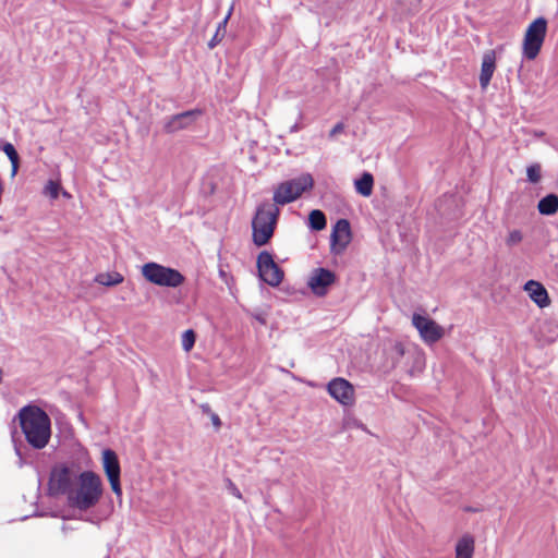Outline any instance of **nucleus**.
I'll return each mask as SVG.
<instances>
[{
	"mask_svg": "<svg viewBox=\"0 0 558 558\" xmlns=\"http://www.w3.org/2000/svg\"><path fill=\"white\" fill-rule=\"evenodd\" d=\"M104 494L101 477L93 471H83L66 496L68 505L80 511L96 507Z\"/></svg>",
	"mask_w": 558,
	"mask_h": 558,
	"instance_id": "obj_1",
	"label": "nucleus"
},
{
	"mask_svg": "<svg viewBox=\"0 0 558 558\" xmlns=\"http://www.w3.org/2000/svg\"><path fill=\"white\" fill-rule=\"evenodd\" d=\"M20 425L27 442L35 449H43L51 437L48 414L36 405H27L19 412Z\"/></svg>",
	"mask_w": 558,
	"mask_h": 558,
	"instance_id": "obj_2",
	"label": "nucleus"
},
{
	"mask_svg": "<svg viewBox=\"0 0 558 558\" xmlns=\"http://www.w3.org/2000/svg\"><path fill=\"white\" fill-rule=\"evenodd\" d=\"M279 214V206L275 203L266 201L257 206L252 220L254 244L263 246L269 242L274 235Z\"/></svg>",
	"mask_w": 558,
	"mask_h": 558,
	"instance_id": "obj_3",
	"label": "nucleus"
},
{
	"mask_svg": "<svg viewBox=\"0 0 558 558\" xmlns=\"http://www.w3.org/2000/svg\"><path fill=\"white\" fill-rule=\"evenodd\" d=\"M314 186V179L310 173L286 180L277 185L274 191L272 201L277 206H283L300 198L303 193L311 191Z\"/></svg>",
	"mask_w": 558,
	"mask_h": 558,
	"instance_id": "obj_4",
	"label": "nucleus"
},
{
	"mask_svg": "<svg viewBox=\"0 0 558 558\" xmlns=\"http://www.w3.org/2000/svg\"><path fill=\"white\" fill-rule=\"evenodd\" d=\"M141 274L146 281L167 288H178L184 282V276L177 269L149 262L142 266Z\"/></svg>",
	"mask_w": 558,
	"mask_h": 558,
	"instance_id": "obj_5",
	"label": "nucleus"
},
{
	"mask_svg": "<svg viewBox=\"0 0 558 558\" xmlns=\"http://www.w3.org/2000/svg\"><path fill=\"white\" fill-rule=\"evenodd\" d=\"M80 473L73 465L56 464L50 472L48 492L51 496L69 495Z\"/></svg>",
	"mask_w": 558,
	"mask_h": 558,
	"instance_id": "obj_6",
	"label": "nucleus"
},
{
	"mask_svg": "<svg viewBox=\"0 0 558 558\" xmlns=\"http://www.w3.org/2000/svg\"><path fill=\"white\" fill-rule=\"evenodd\" d=\"M546 34L547 21L545 17H537L529 24L522 41V53L525 59H536L544 45Z\"/></svg>",
	"mask_w": 558,
	"mask_h": 558,
	"instance_id": "obj_7",
	"label": "nucleus"
},
{
	"mask_svg": "<svg viewBox=\"0 0 558 558\" xmlns=\"http://www.w3.org/2000/svg\"><path fill=\"white\" fill-rule=\"evenodd\" d=\"M412 325L418 331L421 339L427 344H433L445 336V329L426 315L413 314Z\"/></svg>",
	"mask_w": 558,
	"mask_h": 558,
	"instance_id": "obj_8",
	"label": "nucleus"
},
{
	"mask_svg": "<svg viewBox=\"0 0 558 558\" xmlns=\"http://www.w3.org/2000/svg\"><path fill=\"white\" fill-rule=\"evenodd\" d=\"M102 468L108 478L110 487L118 500H122V487L120 482V463L114 451L106 449L102 451Z\"/></svg>",
	"mask_w": 558,
	"mask_h": 558,
	"instance_id": "obj_9",
	"label": "nucleus"
},
{
	"mask_svg": "<svg viewBox=\"0 0 558 558\" xmlns=\"http://www.w3.org/2000/svg\"><path fill=\"white\" fill-rule=\"evenodd\" d=\"M257 268L259 277L263 281L271 287H277L281 283L283 271L275 263L270 253L264 251L257 257Z\"/></svg>",
	"mask_w": 558,
	"mask_h": 558,
	"instance_id": "obj_10",
	"label": "nucleus"
},
{
	"mask_svg": "<svg viewBox=\"0 0 558 558\" xmlns=\"http://www.w3.org/2000/svg\"><path fill=\"white\" fill-rule=\"evenodd\" d=\"M328 393L342 405H352L354 403V388L344 378L337 377L327 385Z\"/></svg>",
	"mask_w": 558,
	"mask_h": 558,
	"instance_id": "obj_11",
	"label": "nucleus"
},
{
	"mask_svg": "<svg viewBox=\"0 0 558 558\" xmlns=\"http://www.w3.org/2000/svg\"><path fill=\"white\" fill-rule=\"evenodd\" d=\"M351 228L347 219H340L331 232V250L336 254L342 253L351 242Z\"/></svg>",
	"mask_w": 558,
	"mask_h": 558,
	"instance_id": "obj_12",
	"label": "nucleus"
},
{
	"mask_svg": "<svg viewBox=\"0 0 558 558\" xmlns=\"http://www.w3.org/2000/svg\"><path fill=\"white\" fill-rule=\"evenodd\" d=\"M335 274L325 268L315 269L310 279L308 287L315 295L323 296L327 293V289L335 282Z\"/></svg>",
	"mask_w": 558,
	"mask_h": 558,
	"instance_id": "obj_13",
	"label": "nucleus"
},
{
	"mask_svg": "<svg viewBox=\"0 0 558 558\" xmlns=\"http://www.w3.org/2000/svg\"><path fill=\"white\" fill-rule=\"evenodd\" d=\"M523 290L538 307L544 308L550 305L548 292L541 282L529 280L525 282Z\"/></svg>",
	"mask_w": 558,
	"mask_h": 558,
	"instance_id": "obj_14",
	"label": "nucleus"
},
{
	"mask_svg": "<svg viewBox=\"0 0 558 558\" xmlns=\"http://www.w3.org/2000/svg\"><path fill=\"white\" fill-rule=\"evenodd\" d=\"M199 116V111L191 110L172 116L165 124L167 133H175L180 130L189 128Z\"/></svg>",
	"mask_w": 558,
	"mask_h": 558,
	"instance_id": "obj_15",
	"label": "nucleus"
},
{
	"mask_svg": "<svg viewBox=\"0 0 558 558\" xmlns=\"http://www.w3.org/2000/svg\"><path fill=\"white\" fill-rule=\"evenodd\" d=\"M496 70V52L495 50H487L482 58L480 85L482 89H486Z\"/></svg>",
	"mask_w": 558,
	"mask_h": 558,
	"instance_id": "obj_16",
	"label": "nucleus"
},
{
	"mask_svg": "<svg viewBox=\"0 0 558 558\" xmlns=\"http://www.w3.org/2000/svg\"><path fill=\"white\" fill-rule=\"evenodd\" d=\"M475 548V538L471 534H463L454 547L456 558H472Z\"/></svg>",
	"mask_w": 558,
	"mask_h": 558,
	"instance_id": "obj_17",
	"label": "nucleus"
},
{
	"mask_svg": "<svg viewBox=\"0 0 558 558\" xmlns=\"http://www.w3.org/2000/svg\"><path fill=\"white\" fill-rule=\"evenodd\" d=\"M354 187L360 195L364 197L371 196L374 187V178L372 173L364 172L360 179L354 181Z\"/></svg>",
	"mask_w": 558,
	"mask_h": 558,
	"instance_id": "obj_18",
	"label": "nucleus"
},
{
	"mask_svg": "<svg viewBox=\"0 0 558 558\" xmlns=\"http://www.w3.org/2000/svg\"><path fill=\"white\" fill-rule=\"evenodd\" d=\"M537 209L539 214L550 216L558 210V196L556 194H548L543 197L538 204Z\"/></svg>",
	"mask_w": 558,
	"mask_h": 558,
	"instance_id": "obj_19",
	"label": "nucleus"
},
{
	"mask_svg": "<svg viewBox=\"0 0 558 558\" xmlns=\"http://www.w3.org/2000/svg\"><path fill=\"white\" fill-rule=\"evenodd\" d=\"M124 277L118 271L100 272L96 275L95 282L105 287H114L122 283Z\"/></svg>",
	"mask_w": 558,
	"mask_h": 558,
	"instance_id": "obj_20",
	"label": "nucleus"
},
{
	"mask_svg": "<svg viewBox=\"0 0 558 558\" xmlns=\"http://www.w3.org/2000/svg\"><path fill=\"white\" fill-rule=\"evenodd\" d=\"M310 227L313 230L320 231L326 227V217L319 209H314L308 215Z\"/></svg>",
	"mask_w": 558,
	"mask_h": 558,
	"instance_id": "obj_21",
	"label": "nucleus"
},
{
	"mask_svg": "<svg viewBox=\"0 0 558 558\" xmlns=\"http://www.w3.org/2000/svg\"><path fill=\"white\" fill-rule=\"evenodd\" d=\"M3 153L8 156L12 165L11 177H15L19 170V154L11 143H5L2 146Z\"/></svg>",
	"mask_w": 558,
	"mask_h": 558,
	"instance_id": "obj_22",
	"label": "nucleus"
},
{
	"mask_svg": "<svg viewBox=\"0 0 558 558\" xmlns=\"http://www.w3.org/2000/svg\"><path fill=\"white\" fill-rule=\"evenodd\" d=\"M231 12H232V7L230 8V10H229L227 16L223 19V21L221 23H219L216 34L214 35V37L211 38V40L208 44L209 48H214L219 41H221V39L225 35L226 26H227L230 15H231Z\"/></svg>",
	"mask_w": 558,
	"mask_h": 558,
	"instance_id": "obj_23",
	"label": "nucleus"
},
{
	"mask_svg": "<svg viewBox=\"0 0 558 558\" xmlns=\"http://www.w3.org/2000/svg\"><path fill=\"white\" fill-rule=\"evenodd\" d=\"M195 340H196L195 332L192 329L185 330L181 338L182 349L185 352H190L195 344Z\"/></svg>",
	"mask_w": 558,
	"mask_h": 558,
	"instance_id": "obj_24",
	"label": "nucleus"
},
{
	"mask_svg": "<svg viewBox=\"0 0 558 558\" xmlns=\"http://www.w3.org/2000/svg\"><path fill=\"white\" fill-rule=\"evenodd\" d=\"M523 241V233L518 229H512L508 232L505 243L508 247H513Z\"/></svg>",
	"mask_w": 558,
	"mask_h": 558,
	"instance_id": "obj_25",
	"label": "nucleus"
},
{
	"mask_svg": "<svg viewBox=\"0 0 558 558\" xmlns=\"http://www.w3.org/2000/svg\"><path fill=\"white\" fill-rule=\"evenodd\" d=\"M541 166L538 163H533L526 168L527 180L531 183H538L541 181Z\"/></svg>",
	"mask_w": 558,
	"mask_h": 558,
	"instance_id": "obj_26",
	"label": "nucleus"
},
{
	"mask_svg": "<svg viewBox=\"0 0 558 558\" xmlns=\"http://www.w3.org/2000/svg\"><path fill=\"white\" fill-rule=\"evenodd\" d=\"M60 191V184L52 180L48 181L44 189V193L50 196L52 199H56L59 196Z\"/></svg>",
	"mask_w": 558,
	"mask_h": 558,
	"instance_id": "obj_27",
	"label": "nucleus"
},
{
	"mask_svg": "<svg viewBox=\"0 0 558 558\" xmlns=\"http://www.w3.org/2000/svg\"><path fill=\"white\" fill-rule=\"evenodd\" d=\"M344 129L343 123H337L330 131L329 137H335L337 134L341 133Z\"/></svg>",
	"mask_w": 558,
	"mask_h": 558,
	"instance_id": "obj_28",
	"label": "nucleus"
},
{
	"mask_svg": "<svg viewBox=\"0 0 558 558\" xmlns=\"http://www.w3.org/2000/svg\"><path fill=\"white\" fill-rule=\"evenodd\" d=\"M210 421L216 429H219L221 427V421L220 417L216 413H210L209 415Z\"/></svg>",
	"mask_w": 558,
	"mask_h": 558,
	"instance_id": "obj_29",
	"label": "nucleus"
},
{
	"mask_svg": "<svg viewBox=\"0 0 558 558\" xmlns=\"http://www.w3.org/2000/svg\"><path fill=\"white\" fill-rule=\"evenodd\" d=\"M393 351L396 352L398 357L403 356V354H404V347H403V344L400 343V342L395 343L393 344Z\"/></svg>",
	"mask_w": 558,
	"mask_h": 558,
	"instance_id": "obj_30",
	"label": "nucleus"
},
{
	"mask_svg": "<svg viewBox=\"0 0 558 558\" xmlns=\"http://www.w3.org/2000/svg\"><path fill=\"white\" fill-rule=\"evenodd\" d=\"M254 318L262 325H266V318L264 317L263 314H254Z\"/></svg>",
	"mask_w": 558,
	"mask_h": 558,
	"instance_id": "obj_31",
	"label": "nucleus"
},
{
	"mask_svg": "<svg viewBox=\"0 0 558 558\" xmlns=\"http://www.w3.org/2000/svg\"><path fill=\"white\" fill-rule=\"evenodd\" d=\"M202 409H203V412L208 414V415H210V413H213L211 410H210V407L208 404L202 405Z\"/></svg>",
	"mask_w": 558,
	"mask_h": 558,
	"instance_id": "obj_32",
	"label": "nucleus"
},
{
	"mask_svg": "<svg viewBox=\"0 0 558 558\" xmlns=\"http://www.w3.org/2000/svg\"><path fill=\"white\" fill-rule=\"evenodd\" d=\"M233 494H234V496H236L238 498H241V497H242L241 493H240L236 488L234 489V493H233Z\"/></svg>",
	"mask_w": 558,
	"mask_h": 558,
	"instance_id": "obj_33",
	"label": "nucleus"
},
{
	"mask_svg": "<svg viewBox=\"0 0 558 558\" xmlns=\"http://www.w3.org/2000/svg\"><path fill=\"white\" fill-rule=\"evenodd\" d=\"M62 195H63L64 197H66V198H70V197H71V195H70L66 191H62Z\"/></svg>",
	"mask_w": 558,
	"mask_h": 558,
	"instance_id": "obj_34",
	"label": "nucleus"
}]
</instances>
